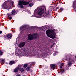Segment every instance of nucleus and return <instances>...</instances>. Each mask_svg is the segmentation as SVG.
Here are the masks:
<instances>
[{"mask_svg": "<svg viewBox=\"0 0 76 76\" xmlns=\"http://www.w3.org/2000/svg\"><path fill=\"white\" fill-rule=\"evenodd\" d=\"M19 68L17 67L14 70V72L15 73H16V72H17L18 70H19Z\"/></svg>", "mask_w": 76, "mask_h": 76, "instance_id": "11", "label": "nucleus"}, {"mask_svg": "<svg viewBox=\"0 0 76 76\" xmlns=\"http://www.w3.org/2000/svg\"><path fill=\"white\" fill-rule=\"evenodd\" d=\"M72 63L71 62H70L68 63V65H69V66H71V65H72Z\"/></svg>", "mask_w": 76, "mask_h": 76, "instance_id": "17", "label": "nucleus"}, {"mask_svg": "<svg viewBox=\"0 0 76 76\" xmlns=\"http://www.w3.org/2000/svg\"><path fill=\"white\" fill-rule=\"evenodd\" d=\"M6 64H8V63H6Z\"/></svg>", "mask_w": 76, "mask_h": 76, "instance_id": "33", "label": "nucleus"}, {"mask_svg": "<svg viewBox=\"0 0 76 76\" xmlns=\"http://www.w3.org/2000/svg\"><path fill=\"white\" fill-rule=\"evenodd\" d=\"M9 19H10V20H11V19H12V17H10L9 18Z\"/></svg>", "mask_w": 76, "mask_h": 76, "instance_id": "26", "label": "nucleus"}, {"mask_svg": "<svg viewBox=\"0 0 76 76\" xmlns=\"http://www.w3.org/2000/svg\"><path fill=\"white\" fill-rule=\"evenodd\" d=\"M63 10H64L63 8H60V10H61V11H63Z\"/></svg>", "mask_w": 76, "mask_h": 76, "instance_id": "24", "label": "nucleus"}, {"mask_svg": "<svg viewBox=\"0 0 76 76\" xmlns=\"http://www.w3.org/2000/svg\"><path fill=\"white\" fill-rule=\"evenodd\" d=\"M52 47H53V46H51V48H52Z\"/></svg>", "mask_w": 76, "mask_h": 76, "instance_id": "31", "label": "nucleus"}, {"mask_svg": "<svg viewBox=\"0 0 76 76\" xmlns=\"http://www.w3.org/2000/svg\"><path fill=\"white\" fill-rule=\"evenodd\" d=\"M20 71H21V72H23V71H24L23 69L22 68H20Z\"/></svg>", "mask_w": 76, "mask_h": 76, "instance_id": "21", "label": "nucleus"}, {"mask_svg": "<svg viewBox=\"0 0 76 76\" xmlns=\"http://www.w3.org/2000/svg\"><path fill=\"white\" fill-rule=\"evenodd\" d=\"M39 36L38 34L35 33H31L28 36V39L30 41H32L34 39H38Z\"/></svg>", "mask_w": 76, "mask_h": 76, "instance_id": "2", "label": "nucleus"}, {"mask_svg": "<svg viewBox=\"0 0 76 76\" xmlns=\"http://www.w3.org/2000/svg\"><path fill=\"white\" fill-rule=\"evenodd\" d=\"M27 64H24L23 66V67H24V68H26L27 67Z\"/></svg>", "mask_w": 76, "mask_h": 76, "instance_id": "18", "label": "nucleus"}, {"mask_svg": "<svg viewBox=\"0 0 76 76\" xmlns=\"http://www.w3.org/2000/svg\"><path fill=\"white\" fill-rule=\"evenodd\" d=\"M64 71L63 69H61V73H64Z\"/></svg>", "mask_w": 76, "mask_h": 76, "instance_id": "22", "label": "nucleus"}, {"mask_svg": "<svg viewBox=\"0 0 76 76\" xmlns=\"http://www.w3.org/2000/svg\"><path fill=\"white\" fill-rule=\"evenodd\" d=\"M28 56L29 57H32V56H36V57H37L38 56V55H37V53L35 52L32 53V54L30 53L28 55Z\"/></svg>", "mask_w": 76, "mask_h": 76, "instance_id": "7", "label": "nucleus"}, {"mask_svg": "<svg viewBox=\"0 0 76 76\" xmlns=\"http://www.w3.org/2000/svg\"><path fill=\"white\" fill-rule=\"evenodd\" d=\"M1 60L2 61V63H4V59H2Z\"/></svg>", "mask_w": 76, "mask_h": 76, "instance_id": "25", "label": "nucleus"}, {"mask_svg": "<svg viewBox=\"0 0 76 76\" xmlns=\"http://www.w3.org/2000/svg\"><path fill=\"white\" fill-rule=\"evenodd\" d=\"M26 26H22L20 28V29H25V28H26Z\"/></svg>", "mask_w": 76, "mask_h": 76, "instance_id": "12", "label": "nucleus"}, {"mask_svg": "<svg viewBox=\"0 0 76 76\" xmlns=\"http://www.w3.org/2000/svg\"><path fill=\"white\" fill-rule=\"evenodd\" d=\"M12 37V34H10L7 35V37L9 38H11V37Z\"/></svg>", "mask_w": 76, "mask_h": 76, "instance_id": "13", "label": "nucleus"}, {"mask_svg": "<svg viewBox=\"0 0 76 76\" xmlns=\"http://www.w3.org/2000/svg\"><path fill=\"white\" fill-rule=\"evenodd\" d=\"M3 54V52H2L1 51H0V55H2Z\"/></svg>", "mask_w": 76, "mask_h": 76, "instance_id": "23", "label": "nucleus"}, {"mask_svg": "<svg viewBox=\"0 0 76 76\" xmlns=\"http://www.w3.org/2000/svg\"><path fill=\"white\" fill-rule=\"evenodd\" d=\"M31 68L29 67H28L27 68H26V70H27L28 71H29V70H30Z\"/></svg>", "mask_w": 76, "mask_h": 76, "instance_id": "19", "label": "nucleus"}, {"mask_svg": "<svg viewBox=\"0 0 76 76\" xmlns=\"http://www.w3.org/2000/svg\"><path fill=\"white\" fill-rule=\"evenodd\" d=\"M53 55H54V56H55V55H56V53H54L53 54Z\"/></svg>", "mask_w": 76, "mask_h": 76, "instance_id": "30", "label": "nucleus"}, {"mask_svg": "<svg viewBox=\"0 0 76 76\" xmlns=\"http://www.w3.org/2000/svg\"><path fill=\"white\" fill-rule=\"evenodd\" d=\"M56 66L54 64H52L51 65V68H54Z\"/></svg>", "mask_w": 76, "mask_h": 76, "instance_id": "15", "label": "nucleus"}, {"mask_svg": "<svg viewBox=\"0 0 76 76\" xmlns=\"http://www.w3.org/2000/svg\"><path fill=\"white\" fill-rule=\"evenodd\" d=\"M0 34H2V31H0Z\"/></svg>", "mask_w": 76, "mask_h": 76, "instance_id": "28", "label": "nucleus"}, {"mask_svg": "<svg viewBox=\"0 0 76 76\" xmlns=\"http://www.w3.org/2000/svg\"><path fill=\"white\" fill-rule=\"evenodd\" d=\"M59 13H60V12H59Z\"/></svg>", "mask_w": 76, "mask_h": 76, "instance_id": "34", "label": "nucleus"}, {"mask_svg": "<svg viewBox=\"0 0 76 76\" xmlns=\"http://www.w3.org/2000/svg\"><path fill=\"white\" fill-rule=\"evenodd\" d=\"M13 4H14V2L12 1L11 3L10 4V5L7 6L5 4H3V6L5 9L9 10L10 9H12V7H13Z\"/></svg>", "mask_w": 76, "mask_h": 76, "instance_id": "5", "label": "nucleus"}, {"mask_svg": "<svg viewBox=\"0 0 76 76\" xmlns=\"http://www.w3.org/2000/svg\"><path fill=\"white\" fill-rule=\"evenodd\" d=\"M43 7L41 6L38 7L36 10H35L34 12V15H35V13L37 15H38L39 16H40L39 18H41L44 16V9H43Z\"/></svg>", "mask_w": 76, "mask_h": 76, "instance_id": "1", "label": "nucleus"}, {"mask_svg": "<svg viewBox=\"0 0 76 76\" xmlns=\"http://www.w3.org/2000/svg\"><path fill=\"white\" fill-rule=\"evenodd\" d=\"M53 32L51 30H48L46 31V32L48 37L52 39H54L56 38V36L54 34Z\"/></svg>", "mask_w": 76, "mask_h": 76, "instance_id": "3", "label": "nucleus"}, {"mask_svg": "<svg viewBox=\"0 0 76 76\" xmlns=\"http://www.w3.org/2000/svg\"><path fill=\"white\" fill-rule=\"evenodd\" d=\"M25 42H24L20 43L18 45V47L19 48H22L25 46Z\"/></svg>", "mask_w": 76, "mask_h": 76, "instance_id": "8", "label": "nucleus"}, {"mask_svg": "<svg viewBox=\"0 0 76 76\" xmlns=\"http://www.w3.org/2000/svg\"><path fill=\"white\" fill-rule=\"evenodd\" d=\"M29 4V3L26 1H20L18 2V7L20 9H23V5H27V4Z\"/></svg>", "mask_w": 76, "mask_h": 76, "instance_id": "4", "label": "nucleus"}, {"mask_svg": "<svg viewBox=\"0 0 76 76\" xmlns=\"http://www.w3.org/2000/svg\"><path fill=\"white\" fill-rule=\"evenodd\" d=\"M59 9V7H57L56 8V9Z\"/></svg>", "mask_w": 76, "mask_h": 76, "instance_id": "29", "label": "nucleus"}, {"mask_svg": "<svg viewBox=\"0 0 76 76\" xmlns=\"http://www.w3.org/2000/svg\"><path fill=\"white\" fill-rule=\"evenodd\" d=\"M45 15L46 16H49L50 15V14L49 13V12H47L45 13Z\"/></svg>", "mask_w": 76, "mask_h": 76, "instance_id": "14", "label": "nucleus"}, {"mask_svg": "<svg viewBox=\"0 0 76 76\" xmlns=\"http://www.w3.org/2000/svg\"><path fill=\"white\" fill-rule=\"evenodd\" d=\"M75 58L76 59V56H75Z\"/></svg>", "mask_w": 76, "mask_h": 76, "instance_id": "32", "label": "nucleus"}, {"mask_svg": "<svg viewBox=\"0 0 76 76\" xmlns=\"http://www.w3.org/2000/svg\"><path fill=\"white\" fill-rule=\"evenodd\" d=\"M33 4H34L32 3H31L29 4V6L30 7H32V6H33Z\"/></svg>", "mask_w": 76, "mask_h": 76, "instance_id": "20", "label": "nucleus"}, {"mask_svg": "<svg viewBox=\"0 0 76 76\" xmlns=\"http://www.w3.org/2000/svg\"><path fill=\"white\" fill-rule=\"evenodd\" d=\"M15 64L16 63V62L14 61H11L10 62L9 64L10 65H12V64Z\"/></svg>", "mask_w": 76, "mask_h": 76, "instance_id": "10", "label": "nucleus"}, {"mask_svg": "<svg viewBox=\"0 0 76 76\" xmlns=\"http://www.w3.org/2000/svg\"><path fill=\"white\" fill-rule=\"evenodd\" d=\"M16 76H20V74H17Z\"/></svg>", "mask_w": 76, "mask_h": 76, "instance_id": "27", "label": "nucleus"}, {"mask_svg": "<svg viewBox=\"0 0 76 76\" xmlns=\"http://www.w3.org/2000/svg\"><path fill=\"white\" fill-rule=\"evenodd\" d=\"M16 11L15 10H14L11 13V15H16Z\"/></svg>", "mask_w": 76, "mask_h": 76, "instance_id": "9", "label": "nucleus"}, {"mask_svg": "<svg viewBox=\"0 0 76 76\" xmlns=\"http://www.w3.org/2000/svg\"><path fill=\"white\" fill-rule=\"evenodd\" d=\"M15 55L17 56H21L22 54V51L20 50V49L18 48H16V50L15 52Z\"/></svg>", "mask_w": 76, "mask_h": 76, "instance_id": "6", "label": "nucleus"}, {"mask_svg": "<svg viewBox=\"0 0 76 76\" xmlns=\"http://www.w3.org/2000/svg\"><path fill=\"white\" fill-rule=\"evenodd\" d=\"M64 63H62L61 64L60 66V68H62L63 65H64Z\"/></svg>", "mask_w": 76, "mask_h": 76, "instance_id": "16", "label": "nucleus"}]
</instances>
